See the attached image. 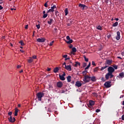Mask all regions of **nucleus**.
<instances>
[{"mask_svg": "<svg viewBox=\"0 0 124 124\" xmlns=\"http://www.w3.org/2000/svg\"><path fill=\"white\" fill-rule=\"evenodd\" d=\"M72 47H73V45H72V44H71L69 46V47L70 49H71V48H72Z\"/></svg>", "mask_w": 124, "mask_h": 124, "instance_id": "8fccbe9b", "label": "nucleus"}, {"mask_svg": "<svg viewBox=\"0 0 124 124\" xmlns=\"http://www.w3.org/2000/svg\"><path fill=\"white\" fill-rule=\"evenodd\" d=\"M21 67V65H18L17 66V68H20Z\"/></svg>", "mask_w": 124, "mask_h": 124, "instance_id": "052dcab7", "label": "nucleus"}, {"mask_svg": "<svg viewBox=\"0 0 124 124\" xmlns=\"http://www.w3.org/2000/svg\"><path fill=\"white\" fill-rule=\"evenodd\" d=\"M56 86L57 88H62V86H63V83H62V81H59L57 82Z\"/></svg>", "mask_w": 124, "mask_h": 124, "instance_id": "1a4fd4ad", "label": "nucleus"}, {"mask_svg": "<svg viewBox=\"0 0 124 124\" xmlns=\"http://www.w3.org/2000/svg\"><path fill=\"white\" fill-rule=\"evenodd\" d=\"M122 105L124 106V100L123 101Z\"/></svg>", "mask_w": 124, "mask_h": 124, "instance_id": "774afa93", "label": "nucleus"}, {"mask_svg": "<svg viewBox=\"0 0 124 124\" xmlns=\"http://www.w3.org/2000/svg\"><path fill=\"white\" fill-rule=\"evenodd\" d=\"M55 15L56 16H60V13H59V11H55Z\"/></svg>", "mask_w": 124, "mask_h": 124, "instance_id": "72a5a7b5", "label": "nucleus"}, {"mask_svg": "<svg viewBox=\"0 0 124 124\" xmlns=\"http://www.w3.org/2000/svg\"><path fill=\"white\" fill-rule=\"evenodd\" d=\"M83 58L85 61V62H89V59L87 58V57H86V56L84 55L83 56Z\"/></svg>", "mask_w": 124, "mask_h": 124, "instance_id": "473e14b6", "label": "nucleus"}, {"mask_svg": "<svg viewBox=\"0 0 124 124\" xmlns=\"http://www.w3.org/2000/svg\"><path fill=\"white\" fill-rule=\"evenodd\" d=\"M11 10L13 11V10H16V9L14 8H11Z\"/></svg>", "mask_w": 124, "mask_h": 124, "instance_id": "680f3d73", "label": "nucleus"}, {"mask_svg": "<svg viewBox=\"0 0 124 124\" xmlns=\"http://www.w3.org/2000/svg\"><path fill=\"white\" fill-rule=\"evenodd\" d=\"M112 63V60H107L105 63V64H108V65H110Z\"/></svg>", "mask_w": 124, "mask_h": 124, "instance_id": "2eb2a0df", "label": "nucleus"}, {"mask_svg": "<svg viewBox=\"0 0 124 124\" xmlns=\"http://www.w3.org/2000/svg\"><path fill=\"white\" fill-rule=\"evenodd\" d=\"M104 86L106 87V88H110V87L112 86L111 84V81H107L104 83Z\"/></svg>", "mask_w": 124, "mask_h": 124, "instance_id": "0eeeda50", "label": "nucleus"}, {"mask_svg": "<svg viewBox=\"0 0 124 124\" xmlns=\"http://www.w3.org/2000/svg\"><path fill=\"white\" fill-rule=\"evenodd\" d=\"M75 63L76 64L74 65V66H75V67H77V66H78V65H79V66H80V63L78 62H76Z\"/></svg>", "mask_w": 124, "mask_h": 124, "instance_id": "aec40b11", "label": "nucleus"}, {"mask_svg": "<svg viewBox=\"0 0 124 124\" xmlns=\"http://www.w3.org/2000/svg\"><path fill=\"white\" fill-rule=\"evenodd\" d=\"M121 54L122 55V56H124V50L121 53Z\"/></svg>", "mask_w": 124, "mask_h": 124, "instance_id": "e2e57ef3", "label": "nucleus"}, {"mask_svg": "<svg viewBox=\"0 0 124 124\" xmlns=\"http://www.w3.org/2000/svg\"><path fill=\"white\" fill-rule=\"evenodd\" d=\"M54 41H52L50 43V46H53V44L54 43Z\"/></svg>", "mask_w": 124, "mask_h": 124, "instance_id": "79ce46f5", "label": "nucleus"}, {"mask_svg": "<svg viewBox=\"0 0 124 124\" xmlns=\"http://www.w3.org/2000/svg\"><path fill=\"white\" fill-rule=\"evenodd\" d=\"M54 10L52 9H50L48 11L46 12V13H50V12H54Z\"/></svg>", "mask_w": 124, "mask_h": 124, "instance_id": "2f4dec72", "label": "nucleus"}, {"mask_svg": "<svg viewBox=\"0 0 124 124\" xmlns=\"http://www.w3.org/2000/svg\"><path fill=\"white\" fill-rule=\"evenodd\" d=\"M45 40H46V39H45V38H44L37 39V42L43 43V42H45Z\"/></svg>", "mask_w": 124, "mask_h": 124, "instance_id": "ddd939ff", "label": "nucleus"}, {"mask_svg": "<svg viewBox=\"0 0 124 124\" xmlns=\"http://www.w3.org/2000/svg\"><path fill=\"white\" fill-rule=\"evenodd\" d=\"M2 9H3V7L0 5V10H2Z\"/></svg>", "mask_w": 124, "mask_h": 124, "instance_id": "603ef678", "label": "nucleus"}, {"mask_svg": "<svg viewBox=\"0 0 124 124\" xmlns=\"http://www.w3.org/2000/svg\"><path fill=\"white\" fill-rule=\"evenodd\" d=\"M64 67L66 69V70H68V71H71V70H72V69H71V65H65Z\"/></svg>", "mask_w": 124, "mask_h": 124, "instance_id": "9d476101", "label": "nucleus"}, {"mask_svg": "<svg viewBox=\"0 0 124 124\" xmlns=\"http://www.w3.org/2000/svg\"><path fill=\"white\" fill-rule=\"evenodd\" d=\"M8 119L10 123H14L15 121H16V119H15V118L14 117L12 118V116H10Z\"/></svg>", "mask_w": 124, "mask_h": 124, "instance_id": "4468645a", "label": "nucleus"}, {"mask_svg": "<svg viewBox=\"0 0 124 124\" xmlns=\"http://www.w3.org/2000/svg\"><path fill=\"white\" fill-rule=\"evenodd\" d=\"M64 12L65 13V16H67V14H68V9L66 8L64 10Z\"/></svg>", "mask_w": 124, "mask_h": 124, "instance_id": "a878e982", "label": "nucleus"}, {"mask_svg": "<svg viewBox=\"0 0 124 124\" xmlns=\"http://www.w3.org/2000/svg\"><path fill=\"white\" fill-rule=\"evenodd\" d=\"M19 110L17 108H16L15 111V116H17L18 115V112Z\"/></svg>", "mask_w": 124, "mask_h": 124, "instance_id": "5701e85b", "label": "nucleus"}, {"mask_svg": "<svg viewBox=\"0 0 124 124\" xmlns=\"http://www.w3.org/2000/svg\"><path fill=\"white\" fill-rule=\"evenodd\" d=\"M51 70V68H47V71H50Z\"/></svg>", "mask_w": 124, "mask_h": 124, "instance_id": "0e129e2a", "label": "nucleus"}, {"mask_svg": "<svg viewBox=\"0 0 124 124\" xmlns=\"http://www.w3.org/2000/svg\"><path fill=\"white\" fill-rule=\"evenodd\" d=\"M114 77V75H113L112 74H111L110 73H108L106 75H105V78L106 80H108L109 78H113Z\"/></svg>", "mask_w": 124, "mask_h": 124, "instance_id": "f03ea898", "label": "nucleus"}, {"mask_svg": "<svg viewBox=\"0 0 124 124\" xmlns=\"http://www.w3.org/2000/svg\"><path fill=\"white\" fill-rule=\"evenodd\" d=\"M8 114L9 116H11V115H12V112L10 111V112H8Z\"/></svg>", "mask_w": 124, "mask_h": 124, "instance_id": "a18cd8bd", "label": "nucleus"}, {"mask_svg": "<svg viewBox=\"0 0 124 124\" xmlns=\"http://www.w3.org/2000/svg\"><path fill=\"white\" fill-rule=\"evenodd\" d=\"M62 58H64V59H66V58H67V55L65 54V55H63Z\"/></svg>", "mask_w": 124, "mask_h": 124, "instance_id": "a19ab883", "label": "nucleus"}, {"mask_svg": "<svg viewBox=\"0 0 124 124\" xmlns=\"http://www.w3.org/2000/svg\"><path fill=\"white\" fill-rule=\"evenodd\" d=\"M119 76H120V77H121V78H124V72L120 73L119 74Z\"/></svg>", "mask_w": 124, "mask_h": 124, "instance_id": "4be33fe9", "label": "nucleus"}, {"mask_svg": "<svg viewBox=\"0 0 124 124\" xmlns=\"http://www.w3.org/2000/svg\"><path fill=\"white\" fill-rule=\"evenodd\" d=\"M63 74L62 75H59V78L60 80H62V81H64L65 80V78H64V76H65V73L63 72Z\"/></svg>", "mask_w": 124, "mask_h": 124, "instance_id": "6e6552de", "label": "nucleus"}, {"mask_svg": "<svg viewBox=\"0 0 124 124\" xmlns=\"http://www.w3.org/2000/svg\"><path fill=\"white\" fill-rule=\"evenodd\" d=\"M61 93H65V91L64 90H62Z\"/></svg>", "mask_w": 124, "mask_h": 124, "instance_id": "13d9d810", "label": "nucleus"}, {"mask_svg": "<svg viewBox=\"0 0 124 124\" xmlns=\"http://www.w3.org/2000/svg\"><path fill=\"white\" fill-rule=\"evenodd\" d=\"M92 65L95 66L96 65L95 64V62L93 61L92 62Z\"/></svg>", "mask_w": 124, "mask_h": 124, "instance_id": "c03bdc74", "label": "nucleus"}, {"mask_svg": "<svg viewBox=\"0 0 124 124\" xmlns=\"http://www.w3.org/2000/svg\"><path fill=\"white\" fill-rule=\"evenodd\" d=\"M122 119L123 121H124V114L123 115H122Z\"/></svg>", "mask_w": 124, "mask_h": 124, "instance_id": "bf43d9fd", "label": "nucleus"}, {"mask_svg": "<svg viewBox=\"0 0 124 124\" xmlns=\"http://www.w3.org/2000/svg\"><path fill=\"white\" fill-rule=\"evenodd\" d=\"M86 72H87V71H83L82 72V73H83V74H85Z\"/></svg>", "mask_w": 124, "mask_h": 124, "instance_id": "69168bd1", "label": "nucleus"}, {"mask_svg": "<svg viewBox=\"0 0 124 124\" xmlns=\"http://www.w3.org/2000/svg\"><path fill=\"white\" fill-rule=\"evenodd\" d=\"M113 67L114 68V69H118V65H114L113 66Z\"/></svg>", "mask_w": 124, "mask_h": 124, "instance_id": "4c0bfd02", "label": "nucleus"}, {"mask_svg": "<svg viewBox=\"0 0 124 124\" xmlns=\"http://www.w3.org/2000/svg\"><path fill=\"white\" fill-rule=\"evenodd\" d=\"M107 67H108V66L107 65H106L104 67H102L100 69L101 71H102V70H104V69H105L106 68H107Z\"/></svg>", "mask_w": 124, "mask_h": 124, "instance_id": "bb28decb", "label": "nucleus"}, {"mask_svg": "<svg viewBox=\"0 0 124 124\" xmlns=\"http://www.w3.org/2000/svg\"><path fill=\"white\" fill-rule=\"evenodd\" d=\"M78 6L79 7H80L82 10H85V9H88V6L83 4L79 3L78 4Z\"/></svg>", "mask_w": 124, "mask_h": 124, "instance_id": "39448f33", "label": "nucleus"}, {"mask_svg": "<svg viewBox=\"0 0 124 124\" xmlns=\"http://www.w3.org/2000/svg\"><path fill=\"white\" fill-rule=\"evenodd\" d=\"M36 27L37 29H38V30H39V29H40V24L36 25Z\"/></svg>", "mask_w": 124, "mask_h": 124, "instance_id": "58836bf2", "label": "nucleus"}, {"mask_svg": "<svg viewBox=\"0 0 124 124\" xmlns=\"http://www.w3.org/2000/svg\"><path fill=\"white\" fill-rule=\"evenodd\" d=\"M82 66H83V67H86V66H87V63L86 62L83 63Z\"/></svg>", "mask_w": 124, "mask_h": 124, "instance_id": "ea45409f", "label": "nucleus"}, {"mask_svg": "<svg viewBox=\"0 0 124 124\" xmlns=\"http://www.w3.org/2000/svg\"><path fill=\"white\" fill-rule=\"evenodd\" d=\"M66 39H67V40H69V41H65V42L67 44H71V43H72V42H73V40H72V39H70V37H69V36H66Z\"/></svg>", "mask_w": 124, "mask_h": 124, "instance_id": "423d86ee", "label": "nucleus"}, {"mask_svg": "<svg viewBox=\"0 0 124 124\" xmlns=\"http://www.w3.org/2000/svg\"><path fill=\"white\" fill-rule=\"evenodd\" d=\"M96 113H98L99 112H100V109H96Z\"/></svg>", "mask_w": 124, "mask_h": 124, "instance_id": "09e8293b", "label": "nucleus"}, {"mask_svg": "<svg viewBox=\"0 0 124 124\" xmlns=\"http://www.w3.org/2000/svg\"><path fill=\"white\" fill-rule=\"evenodd\" d=\"M18 43H19L21 46H25V43H24V41H23V40H21L18 42Z\"/></svg>", "mask_w": 124, "mask_h": 124, "instance_id": "412c9836", "label": "nucleus"}, {"mask_svg": "<svg viewBox=\"0 0 124 124\" xmlns=\"http://www.w3.org/2000/svg\"><path fill=\"white\" fill-rule=\"evenodd\" d=\"M83 81L85 82V83H89L90 81H91V77L89 76H85Z\"/></svg>", "mask_w": 124, "mask_h": 124, "instance_id": "7ed1b4c3", "label": "nucleus"}, {"mask_svg": "<svg viewBox=\"0 0 124 124\" xmlns=\"http://www.w3.org/2000/svg\"><path fill=\"white\" fill-rule=\"evenodd\" d=\"M59 71V68L56 67L54 69V73H57Z\"/></svg>", "mask_w": 124, "mask_h": 124, "instance_id": "b1692460", "label": "nucleus"}, {"mask_svg": "<svg viewBox=\"0 0 124 124\" xmlns=\"http://www.w3.org/2000/svg\"><path fill=\"white\" fill-rule=\"evenodd\" d=\"M114 20H116V21H118L119 20V18H114Z\"/></svg>", "mask_w": 124, "mask_h": 124, "instance_id": "338daca9", "label": "nucleus"}, {"mask_svg": "<svg viewBox=\"0 0 124 124\" xmlns=\"http://www.w3.org/2000/svg\"><path fill=\"white\" fill-rule=\"evenodd\" d=\"M67 82L68 83H70V82H71V76H68L67 77Z\"/></svg>", "mask_w": 124, "mask_h": 124, "instance_id": "a211bd4d", "label": "nucleus"}, {"mask_svg": "<svg viewBox=\"0 0 124 124\" xmlns=\"http://www.w3.org/2000/svg\"><path fill=\"white\" fill-rule=\"evenodd\" d=\"M89 104H90V105H91V106H93L94 105V101H93V100L89 101Z\"/></svg>", "mask_w": 124, "mask_h": 124, "instance_id": "6ab92c4d", "label": "nucleus"}, {"mask_svg": "<svg viewBox=\"0 0 124 124\" xmlns=\"http://www.w3.org/2000/svg\"><path fill=\"white\" fill-rule=\"evenodd\" d=\"M43 96H44V93H43L39 92L36 94V97H37L39 101H41L42 98Z\"/></svg>", "mask_w": 124, "mask_h": 124, "instance_id": "f257e3e1", "label": "nucleus"}, {"mask_svg": "<svg viewBox=\"0 0 124 124\" xmlns=\"http://www.w3.org/2000/svg\"><path fill=\"white\" fill-rule=\"evenodd\" d=\"M111 37V34L108 35L107 38L109 39Z\"/></svg>", "mask_w": 124, "mask_h": 124, "instance_id": "de8ad7c7", "label": "nucleus"}, {"mask_svg": "<svg viewBox=\"0 0 124 124\" xmlns=\"http://www.w3.org/2000/svg\"><path fill=\"white\" fill-rule=\"evenodd\" d=\"M97 30H99L100 31H102V28L100 26H98L97 27Z\"/></svg>", "mask_w": 124, "mask_h": 124, "instance_id": "f704fd0d", "label": "nucleus"}, {"mask_svg": "<svg viewBox=\"0 0 124 124\" xmlns=\"http://www.w3.org/2000/svg\"><path fill=\"white\" fill-rule=\"evenodd\" d=\"M75 86L76 87H78V88H80V87L82 86V83H81V82L77 81L76 82Z\"/></svg>", "mask_w": 124, "mask_h": 124, "instance_id": "f8f14e48", "label": "nucleus"}, {"mask_svg": "<svg viewBox=\"0 0 124 124\" xmlns=\"http://www.w3.org/2000/svg\"><path fill=\"white\" fill-rule=\"evenodd\" d=\"M98 69H99L98 67L94 68L93 69V72H97V71H98Z\"/></svg>", "mask_w": 124, "mask_h": 124, "instance_id": "393cba45", "label": "nucleus"}, {"mask_svg": "<svg viewBox=\"0 0 124 124\" xmlns=\"http://www.w3.org/2000/svg\"><path fill=\"white\" fill-rule=\"evenodd\" d=\"M90 66H91V62H89V64L88 66L85 68V70H87V69H89L90 68Z\"/></svg>", "mask_w": 124, "mask_h": 124, "instance_id": "c756f323", "label": "nucleus"}, {"mask_svg": "<svg viewBox=\"0 0 124 124\" xmlns=\"http://www.w3.org/2000/svg\"><path fill=\"white\" fill-rule=\"evenodd\" d=\"M44 6H45V7H48V4H47V2L45 3Z\"/></svg>", "mask_w": 124, "mask_h": 124, "instance_id": "37998d69", "label": "nucleus"}, {"mask_svg": "<svg viewBox=\"0 0 124 124\" xmlns=\"http://www.w3.org/2000/svg\"><path fill=\"white\" fill-rule=\"evenodd\" d=\"M118 25H119V23L118 22H116L113 24H112V27H117Z\"/></svg>", "mask_w": 124, "mask_h": 124, "instance_id": "c85d7f7f", "label": "nucleus"}, {"mask_svg": "<svg viewBox=\"0 0 124 124\" xmlns=\"http://www.w3.org/2000/svg\"><path fill=\"white\" fill-rule=\"evenodd\" d=\"M116 40H120L121 39V33L120 31L117 32V35L116 36Z\"/></svg>", "mask_w": 124, "mask_h": 124, "instance_id": "9b49d317", "label": "nucleus"}, {"mask_svg": "<svg viewBox=\"0 0 124 124\" xmlns=\"http://www.w3.org/2000/svg\"><path fill=\"white\" fill-rule=\"evenodd\" d=\"M90 79L92 82H95V81H96V78H95V76H93L92 77H91Z\"/></svg>", "mask_w": 124, "mask_h": 124, "instance_id": "f3484780", "label": "nucleus"}, {"mask_svg": "<svg viewBox=\"0 0 124 124\" xmlns=\"http://www.w3.org/2000/svg\"><path fill=\"white\" fill-rule=\"evenodd\" d=\"M67 60H70V58L68 57L67 58H65V61H67Z\"/></svg>", "mask_w": 124, "mask_h": 124, "instance_id": "6e6d98bb", "label": "nucleus"}, {"mask_svg": "<svg viewBox=\"0 0 124 124\" xmlns=\"http://www.w3.org/2000/svg\"><path fill=\"white\" fill-rule=\"evenodd\" d=\"M108 73H111V74H113V73L115 72V69L112 66H109L108 68Z\"/></svg>", "mask_w": 124, "mask_h": 124, "instance_id": "20e7f679", "label": "nucleus"}, {"mask_svg": "<svg viewBox=\"0 0 124 124\" xmlns=\"http://www.w3.org/2000/svg\"><path fill=\"white\" fill-rule=\"evenodd\" d=\"M47 16H48V14L47 13L43 15V18L45 19V18H46Z\"/></svg>", "mask_w": 124, "mask_h": 124, "instance_id": "c9c22d12", "label": "nucleus"}, {"mask_svg": "<svg viewBox=\"0 0 124 124\" xmlns=\"http://www.w3.org/2000/svg\"><path fill=\"white\" fill-rule=\"evenodd\" d=\"M55 8H57V7L56 6V5H54L52 7H51V9L52 10H54V9H55Z\"/></svg>", "mask_w": 124, "mask_h": 124, "instance_id": "e433bc0d", "label": "nucleus"}, {"mask_svg": "<svg viewBox=\"0 0 124 124\" xmlns=\"http://www.w3.org/2000/svg\"><path fill=\"white\" fill-rule=\"evenodd\" d=\"M93 95H95V96L97 95V93H93Z\"/></svg>", "mask_w": 124, "mask_h": 124, "instance_id": "4d7b16f0", "label": "nucleus"}, {"mask_svg": "<svg viewBox=\"0 0 124 124\" xmlns=\"http://www.w3.org/2000/svg\"><path fill=\"white\" fill-rule=\"evenodd\" d=\"M101 80L103 81V82H105V79H104V78L103 77L101 78Z\"/></svg>", "mask_w": 124, "mask_h": 124, "instance_id": "49530a36", "label": "nucleus"}, {"mask_svg": "<svg viewBox=\"0 0 124 124\" xmlns=\"http://www.w3.org/2000/svg\"><path fill=\"white\" fill-rule=\"evenodd\" d=\"M54 31H55V32H58V31H57V28H54Z\"/></svg>", "mask_w": 124, "mask_h": 124, "instance_id": "3c124183", "label": "nucleus"}, {"mask_svg": "<svg viewBox=\"0 0 124 124\" xmlns=\"http://www.w3.org/2000/svg\"><path fill=\"white\" fill-rule=\"evenodd\" d=\"M28 27H29V25H26L25 27V29L26 30H27V29H28Z\"/></svg>", "mask_w": 124, "mask_h": 124, "instance_id": "864d4df0", "label": "nucleus"}, {"mask_svg": "<svg viewBox=\"0 0 124 124\" xmlns=\"http://www.w3.org/2000/svg\"><path fill=\"white\" fill-rule=\"evenodd\" d=\"M52 23H54V19L53 18H49V20L47 21V24L48 25H52Z\"/></svg>", "mask_w": 124, "mask_h": 124, "instance_id": "dca6fc26", "label": "nucleus"}, {"mask_svg": "<svg viewBox=\"0 0 124 124\" xmlns=\"http://www.w3.org/2000/svg\"><path fill=\"white\" fill-rule=\"evenodd\" d=\"M33 61V59H32V58L31 57L30 58V59L28 60V62H29V63H31V62Z\"/></svg>", "mask_w": 124, "mask_h": 124, "instance_id": "7c9ffc66", "label": "nucleus"}, {"mask_svg": "<svg viewBox=\"0 0 124 124\" xmlns=\"http://www.w3.org/2000/svg\"><path fill=\"white\" fill-rule=\"evenodd\" d=\"M77 51V50L76 49V47H73L72 49V52L73 53H75Z\"/></svg>", "mask_w": 124, "mask_h": 124, "instance_id": "cd10ccee", "label": "nucleus"}, {"mask_svg": "<svg viewBox=\"0 0 124 124\" xmlns=\"http://www.w3.org/2000/svg\"><path fill=\"white\" fill-rule=\"evenodd\" d=\"M32 59H36V56H35V55L33 56Z\"/></svg>", "mask_w": 124, "mask_h": 124, "instance_id": "5fc2aeb1", "label": "nucleus"}]
</instances>
